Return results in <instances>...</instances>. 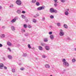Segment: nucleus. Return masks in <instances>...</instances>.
I'll list each match as a JSON object with an SVG mask.
<instances>
[{"label": "nucleus", "mask_w": 76, "mask_h": 76, "mask_svg": "<svg viewBox=\"0 0 76 76\" xmlns=\"http://www.w3.org/2000/svg\"><path fill=\"white\" fill-rule=\"evenodd\" d=\"M62 62H63V64L64 66H65L66 67L69 66V64L68 62L66 61L65 59H62Z\"/></svg>", "instance_id": "f257e3e1"}, {"label": "nucleus", "mask_w": 76, "mask_h": 76, "mask_svg": "<svg viewBox=\"0 0 76 76\" xmlns=\"http://www.w3.org/2000/svg\"><path fill=\"white\" fill-rule=\"evenodd\" d=\"M16 3L18 6H20L22 4V2L20 0H17L16 1Z\"/></svg>", "instance_id": "f03ea898"}, {"label": "nucleus", "mask_w": 76, "mask_h": 76, "mask_svg": "<svg viewBox=\"0 0 76 76\" xmlns=\"http://www.w3.org/2000/svg\"><path fill=\"white\" fill-rule=\"evenodd\" d=\"M45 7L44 6H42L41 7H39L37 8V10H44L45 9Z\"/></svg>", "instance_id": "7ed1b4c3"}, {"label": "nucleus", "mask_w": 76, "mask_h": 76, "mask_svg": "<svg viewBox=\"0 0 76 76\" xmlns=\"http://www.w3.org/2000/svg\"><path fill=\"white\" fill-rule=\"evenodd\" d=\"M60 32L59 35H60V36H62L64 35V31L63 30H60Z\"/></svg>", "instance_id": "20e7f679"}, {"label": "nucleus", "mask_w": 76, "mask_h": 76, "mask_svg": "<svg viewBox=\"0 0 76 76\" xmlns=\"http://www.w3.org/2000/svg\"><path fill=\"white\" fill-rule=\"evenodd\" d=\"M18 19V17H15L14 19H13L11 21V23H14L16 21V20Z\"/></svg>", "instance_id": "39448f33"}, {"label": "nucleus", "mask_w": 76, "mask_h": 76, "mask_svg": "<svg viewBox=\"0 0 76 76\" xmlns=\"http://www.w3.org/2000/svg\"><path fill=\"white\" fill-rule=\"evenodd\" d=\"M50 12L51 13H54V12L56 13L57 11H55L53 8H50Z\"/></svg>", "instance_id": "423d86ee"}, {"label": "nucleus", "mask_w": 76, "mask_h": 76, "mask_svg": "<svg viewBox=\"0 0 76 76\" xmlns=\"http://www.w3.org/2000/svg\"><path fill=\"white\" fill-rule=\"evenodd\" d=\"M45 67L46 69H49L50 67V66L49 64H46L45 65Z\"/></svg>", "instance_id": "0eeeda50"}, {"label": "nucleus", "mask_w": 76, "mask_h": 76, "mask_svg": "<svg viewBox=\"0 0 76 76\" xmlns=\"http://www.w3.org/2000/svg\"><path fill=\"white\" fill-rule=\"evenodd\" d=\"M45 49H46V50H48H48H50V47H49V46H47V45L46 46H45Z\"/></svg>", "instance_id": "6e6552de"}, {"label": "nucleus", "mask_w": 76, "mask_h": 76, "mask_svg": "<svg viewBox=\"0 0 76 76\" xmlns=\"http://www.w3.org/2000/svg\"><path fill=\"white\" fill-rule=\"evenodd\" d=\"M3 66H4V65L3 64L0 63V69H3L2 67H3Z\"/></svg>", "instance_id": "1a4fd4ad"}, {"label": "nucleus", "mask_w": 76, "mask_h": 76, "mask_svg": "<svg viewBox=\"0 0 76 76\" xmlns=\"http://www.w3.org/2000/svg\"><path fill=\"white\" fill-rule=\"evenodd\" d=\"M50 38L51 39H52V40L54 39V35L53 34H51L50 36Z\"/></svg>", "instance_id": "9d476101"}, {"label": "nucleus", "mask_w": 76, "mask_h": 76, "mask_svg": "<svg viewBox=\"0 0 76 76\" xmlns=\"http://www.w3.org/2000/svg\"><path fill=\"white\" fill-rule=\"evenodd\" d=\"M11 29L12 31H15V27L13 26H11Z\"/></svg>", "instance_id": "9b49d317"}, {"label": "nucleus", "mask_w": 76, "mask_h": 76, "mask_svg": "<svg viewBox=\"0 0 76 76\" xmlns=\"http://www.w3.org/2000/svg\"><path fill=\"white\" fill-rule=\"evenodd\" d=\"M69 14V12H68V11H67L65 12V15L66 16H67V15H68Z\"/></svg>", "instance_id": "f8f14e48"}, {"label": "nucleus", "mask_w": 76, "mask_h": 76, "mask_svg": "<svg viewBox=\"0 0 76 76\" xmlns=\"http://www.w3.org/2000/svg\"><path fill=\"white\" fill-rule=\"evenodd\" d=\"M7 45H9V46H11V45H12V43H11L10 42H7Z\"/></svg>", "instance_id": "ddd939ff"}, {"label": "nucleus", "mask_w": 76, "mask_h": 76, "mask_svg": "<svg viewBox=\"0 0 76 76\" xmlns=\"http://www.w3.org/2000/svg\"><path fill=\"white\" fill-rule=\"evenodd\" d=\"M8 58L9 59L11 60V59H12V56L10 55H8Z\"/></svg>", "instance_id": "4468645a"}, {"label": "nucleus", "mask_w": 76, "mask_h": 76, "mask_svg": "<svg viewBox=\"0 0 76 76\" xmlns=\"http://www.w3.org/2000/svg\"><path fill=\"white\" fill-rule=\"evenodd\" d=\"M36 4L37 6H38L40 5V4L38 2H37L36 3Z\"/></svg>", "instance_id": "2eb2a0df"}, {"label": "nucleus", "mask_w": 76, "mask_h": 76, "mask_svg": "<svg viewBox=\"0 0 76 76\" xmlns=\"http://www.w3.org/2000/svg\"><path fill=\"white\" fill-rule=\"evenodd\" d=\"M64 28H66V29H67V28H68V26H67V25L66 24H64Z\"/></svg>", "instance_id": "dca6fc26"}, {"label": "nucleus", "mask_w": 76, "mask_h": 76, "mask_svg": "<svg viewBox=\"0 0 76 76\" xmlns=\"http://www.w3.org/2000/svg\"><path fill=\"white\" fill-rule=\"evenodd\" d=\"M38 48L39 49V50H42V49H43V48H42V47L40 46H39L38 47Z\"/></svg>", "instance_id": "f3484780"}, {"label": "nucleus", "mask_w": 76, "mask_h": 76, "mask_svg": "<svg viewBox=\"0 0 76 76\" xmlns=\"http://www.w3.org/2000/svg\"><path fill=\"white\" fill-rule=\"evenodd\" d=\"M1 38H4L5 37V35L4 34H1L0 35Z\"/></svg>", "instance_id": "a211bd4d"}, {"label": "nucleus", "mask_w": 76, "mask_h": 76, "mask_svg": "<svg viewBox=\"0 0 76 76\" xmlns=\"http://www.w3.org/2000/svg\"><path fill=\"white\" fill-rule=\"evenodd\" d=\"M11 71L12 73H15V69H12Z\"/></svg>", "instance_id": "6ab92c4d"}, {"label": "nucleus", "mask_w": 76, "mask_h": 76, "mask_svg": "<svg viewBox=\"0 0 76 76\" xmlns=\"http://www.w3.org/2000/svg\"><path fill=\"white\" fill-rule=\"evenodd\" d=\"M17 13L18 14H20L21 13V11L20 10H17Z\"/></svg>", "instance_id": "aec40b11"}, {"label": "nucleus", "mask_w": 76, "mask_h": 76, "mask_svg": "<svg viewBox=\"0 0 76 76\" xmlns=\"http://www.w3.org/2000/svg\"><path fill=\"white\" fill-rule=\"evenodd\" d=\"M44 42H46L48 41V39L47 38L44 39Z\"/></svg>", "instance_id": "412c9836"}, {"label": "nucleus", "mask_w": 76, "mask_h": 76, "mask_svg": "<svg viewBox=\"0 0 76 76\" xmlns=\"http://www.w3.org/2000/svg\"><path fill=\"white\" fill-rule=\"evenodd\" d=\"M57 26H61V23H57Z\"/></svg>", "instance_id": "4be33fe9"}, {"label": "nucleus", "mask_w": 76, "mask_h": 76, "mask_svg": "<svg viewBox=\"0 0 76 76\" xmlns=\"http://www.w3.org/2000/svg\"><path fill=\"white\" fill-rule=\"evenodd\" d=\"M21 16L22 18H23V19H25V18H26L25 16L23 15H21Z\"/></svg>", "instance_id": "5701e85b"}, {"label": "nucleus", "mask_w": 76, "mask_h": 76, "mask_svg": "<svg viewBox=\"0 0 76 76\" xmlns=\"http://www.w3.org/2000/svg\"><path fill=\"white\" fill-rule=\"evenodd\" d=\"M33 21L34 23H36L37 22V20L35 19H33Z\"/></svg>", "instance_id": "b1692460"}, {"label": "nucleus", "mask_w": 76, "mask_h": 76, "mask_svg": "<svg viewBox=\"0 0 76 76\" xmlns=\"http://www.w3.org/2000/svg\"><path fill=\"white\" fill-rule=\"evenodd\" d=\"M39 16V15H38L37 14L36 15L34 16V18H37V17H38V16Z\"/></svg>", "instance_id": "393cba45"}, {"label": "nucleus", "mask_w": 76, "mask_h": 76, "mask_svg": "<svg viewBox=\"0 0 76 76\" xmlns=\"http://www.w3.org/2000/svg\"><path fill=\"white\" fill-rule=\"evenodd\" d=\"M50 18H51V19H54V16L53 15H51L50 16Z\"/></svg>", "instance_id": "a878e982"}, {"label": "nucleus", "mask_w": 76, "mask_h": 76, "mask_svg": "<svg viewBox=\"0 0 76 76\" xmlns=\"http://www.w3.org/2000/svg\"><path fill=\"white\" fill-rule=\"evenodd\" d=\"M36 1V0H32V3H35Z\"/></svg>", "instance_id": "bb28decb"}, {"label": "nucleus", "mask_w": 76, "mask_h": 76, "mask_svg": "<svg viewBox=\"0 0 76 76\" xmlns=\"http://www.w3.org/2000/svg\"><path fill=\"white\" fill-rule=\"evenodd\" d=\"M26 56H27V54H26V53H23V56L25 57Z\"/></svg>", "instance_id": "cd10ccee"}, {"label": "nucleus", "mask_w": 76, "mask_h": 76, "mask_svg": "<svg viewBox=\"0 0 76 76\" xmlns=\"http://www.w3.org/2000/svg\"><path fill=\"white\" fill-rule=\"evenodd\" d=\"M72 62H73V63H74L76 61V59H73L72 60Z\"/></svg>", "instance_id": "c85d7f7f"}, {"label": "nucleus", "mask_w": 76, "mask_h": 76, "mask_svg": "<svg viewBox=\"0 0 76 76\" xmlns=\"http://www.w3.org/2000/svg\"><path fill=\"white\" fill-rule=\"evenodd\" d=\"M28 46L29 48H31V46L29 44H28Z\"/></svg>", "instance_id": "c756f323"}, {"label": "nucleus", "mask_w": 76, "mask_h": 76, "mask_svg": "<svg viewBox=\"0 0 76 76\" xmlns=\"http://www.w3.org/2000/svg\"><path fill=\"white\" fill-rule=\"evenodd\" d=\"M27 26H26V24H24V28H26L27 27Z\"/></svg>", "instance_id": "7c9ffc66"}, {"label": "nucleus", "mask_w": 76, "mask_h": 76, "mask_svg": "<svg viewBox=\"0 0 76 76\" xmlns=\"http://www.w3.org/2000/svg\"><path fill=\"white\" fill-rule=\"evenodd\" d=\"M42 58H46V57H47V56H45V55H43L42 56Z\"/></svg>", "instance_id": "2f4dec72"}, {"label": "nucleus", "mask_w": 76, "mask_h": 76, "mask_svg": "<svg viewBox=\"0 0 76 76\" xmlns=\"http://www.w3.org/2000/svg\"><path fill=\"white\" fill-rule=\"evenodd\" d=\"M24 69H25V68L23 67H21L20 69V70L22 71L24 70Z\"/></svg>", "instance_id": "473e14b6"}, {"label": "nucleus", "mask_w": 76, "mask_h": 76, "mask_svg": "<svg viewBox=\"0 0 76 76\" xmlns=\"http://www.w3.org/2000/svg\"><path fill=\"white\" fill-rule=\"evenodd\" d=\"M13 7V4H11L10 5V7Z\"/></svg>", "instance_id": "72a5a7b5"}, {"label": "nucleus", "mask_w": 76, "mask_h": 76, "mask_svg": "<svg viewBox=\"0 0 76 76\" xmlns=\"http://www.w3.org/2000/svg\"><path fill=\"white\" fill-rule=\"evenodd\" d=\"M41 45L42 46H45V43H41Z\"/></svg>", "instance_id": "f704fd0d"}, {"label": "nucleus", "mask_w": 76, "mask_h": 76, "mask_svg": "<svg viewBox=\"0 0 76 76\" xmlns=\"http://www.w3.org/2000/svg\"><path fill=\"white\" fill-rule=\"evenodd\" d=\"M45 17H43L42 18V21H44V20H45Z\"/></svg>", "instance_id": "c9c22d12"}, {"label": "nucleus", "mask_w": 76, "mask_h": 76, "mask_svg": "<svg viewBox=\"0 0 76 76\" xmlns=\"http://www.w3.org/2000/svg\"><path fill=\"white\" fill-rule=\"evenodd\" d=\"M65 1V0H61V2H62V3H64Z\"/></svg>", "instance_id": "e433bc0d"}, {"label": "nucleus", "mask_w": 76, "mask_h": 76, "mask_svg": "<svg viewBox=\"0 0 76 76\" xmlns=\"http://www.w3.org/2000/svg\"><path fill=\"white\" fill-rule=\"evenodd\" d=\"M54 6L55 7H57V4H56H56H54Z\"/></svg>", "instance_id": "4c0bfd02"}, {"label": "nucleus", "mask_w": 76, "mask_h": 76, "mask_svg": "<svg viewBox=\"0 0 76 76\" xmlns=\"http://www.w3.org/2000/svg\"><path fill=\"white\" fill-rule=\"evenodd\" d=\"M28 35H29V34H28V33H26V34H25V36L27 37V36H28Z\"/></svg>", "instance_id": "58836bf2"}, {"label": "nucleus", "mask_w": 76, "mask_h": 76, "mask_svg": "<svg viewBox=\"0 0 76 76\" xmlns=\"http://www.w3.org/2000/svg\"><path fill=\"white\" fill-rule=\"evenodd\" d=\"M54 1V2L55 3H57V0H53Z\"/></svg>", "instance_id": "ea45409f"}, {"label": "nucleus", "mask_w": 76, "mask_h": 76, "mask_svg": "<svg viewBox=\"0 0 76 76\" xmlns=\"http://www.w3.org/2000/svg\"><path fill=\"white\" fill-rule=\"evenodd\" d=\"M22 13H26V12L25 11H23Z\"/></svg>", "instance_id": "a19ab883"}, {"label": "nucleus", "mask_w": 76, "mask_h": 76, "mask_svg": "<svg viewBox=\"0 0 76 76\" xmlns=\"http://www.w3.org/2000/svg\"><path fill=\"white\" fill-rule=\"evenodd\" d=\"M49 34L50 35H51V34H53V32H49Z\"/></svg>", "instance_id": "79ce46f5"}, {"label": "nucleus", "mask_w": 76, "mask_h": 76, "mask_svg": "<svg viewBox=\"0 0 76 76\" xmlns=\"http://www.w3.org/2000/svg\"><path fill=\"white\" fill-rule=\"evenodd\" d=\"M3 47V45L1 44L0 43V47Z\"/></svg>", "instance_id": "37998d69"}, {"label": "nucleus", "mask_w": 76, "mask_h": 76, "mask_svg": "<svg viewBox=\"0 0 76 76\" xmlns=\"http://www.w3.org/2000/svg\"><path fill=\"white\" fill-rule=\"evenodd\" d=\"M22 32H25V30H24L23 29H22Z\"/></svg>", "instance_id": "c03bdc74"}, {"label": "nucleus", "mask_w": 76, "mask_h": 76, "mask_svg": "<svg viewBox=\"0 0 76 76\" xmlns=\"http://www.w3.org/2000/svg\"><path fill=\"white\" fill-rule=\"evenodd\" d=\"M8 49L9 50V51H11V50L10 48H8Z\"/></svg>", "instance_id": "a18cd8bd"}, {"label": "nucleus", "mask_w": 76, "mask_h": 76, "mask_svg": "<svg viewBox=\"0 0 76 76\" xmlns=\"http://www.w3.org/2000/svg\"><path fill=\"white\" fill-rule=\"evenodd\" d=\"M28 28H31V26H30V25H28Z\"/></svg>", "instance_id": "49530a36"}, {"label": "nucleus", "mask_w": 76, "mask_h": 76, "mask_svg": "<svg viewBox=\"0 0 76 76\" xmlns=\"http://www.w3.org/2000/svg\"><path fill=\"white\" fill-rule=\"evenodd\" d=\"M67 39H68V40H71L70 39L69 37L67 38Z\"/></svg>", "instance_id": "de8ad7c7"}, {"label": "nucleus", "mask_w": 76, "mask_h": 76, "mask_svg": "<svg viewBox=\"0 0 76 76\" xmlns=\"http://www.w3.org/2000/svg\"><path fill=\"white\" fill-rule=\"evenodd\" d=\"M4 69H7V67L6 66H4Z\"/></svg>", "instance_id": "09e8293b"}, {"label": "nucleus", "mask_w": 76, "mask_h": 76, "mask_svg": "<svg viewBox=\"0 0 76 76\" xmlns=\"http://www.w3.org/2000/svg\"><path fill=\"white\" fill-rule=\"evenodd\" d=\"M2 8L1 6H0V10Z\"/></svg>", "instance_id": "8fccbe9b"}, {"label": "nucleus", "mask_w": 76, "mask_h": 76, "mask_svg": "<svg viewBox=\"0 0 76 76\" xmlns=\"http://www.w3.org/2000/svg\"><path fill=\"white\" fill-rule=\"evenodd\" d=\"M22 64V63H20L19 64V65H21Z\"/></svg>", "instance_id": "3c124183"}, {"label": "nucleus", "mask_w": 76, "mask_h": 76, "mask_svg": "<svg viewBox=\"0 0 76 76\" xmlns=\"http://www.w3.org/2000/svg\"><path fill=\"white\" fill-rule=\"evenodd\" d=\"M5 28V27L4 26H3L2 27L3 28Z\"/></svg>", "instance_id": "603ef678"}, {"label": "nucleus", "mask_w": 76, "mask_h": 76, "mask_svg": "<svg viewBox=\"0 0 76 76\" xmlns=\"http://www.w3.org/2000/svg\"><path fill=\"white\" fill-rule=\"evenodd\" d=\"M32 49H33L34 50L35 48H32Z\"/></svg>", "instance_id": "864d4df0"}, {"label": "nucleus", "mask_w": 76, "mask_h": 76, "mask_svg": "<svg viewBox=\"0 0 76 76\" xmlns=\"http://www.w3.org/2000/svg\"><path fill=\"white\" fill-rule=\"evenodd\" d=\"M67 10V11H69V9H68Z\"/></svg>", "instance_id": "5fc2aeb1"}, {"label": "nucleus", "mask_w": 76, "mask_h": 76, "mask_svg": "<svg viewBox=\"0 0 76 76\" xmlns=\"http://www.w3.org/2000/svg\"><path fill=\"white\" fill-rule=\"evenodd\" d=\"M75 51H76V48H75Z\"/></svg>", "instance_id": "6e6d98bb"}, {"label": "nucleus", "mask_w": 76, "mask_h": 76, "mask_svg": "<svg viewBox=\"0 0 76 76\" xmlns=\"http://www.w3.org/2000/svg\"><path fill=\"white\" fill-rule=\"evenodd\" d=\"M0 20H1V19H0Z\"/></svg>", "instance_id": "4d7b16f0"}]
</instances>
